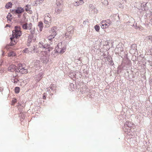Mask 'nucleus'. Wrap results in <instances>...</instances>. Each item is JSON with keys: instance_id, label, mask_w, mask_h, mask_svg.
<instances>
[{"instance_id": "423d86ee", "label": "nucleus", "mask_w": 152, "mask_h": 152, "mask_svg": "<svg viewBox=\"0 0 152 152\" xmlns=\"http://www.w3.org/2000/svg\"><path fill=\"white\" fill-rule=\"evenodd\" d=\"M47 47L45 48L43 50V52L42 53L43 54H45V55L47 56L49 55L50 51L53 50V48L50 47V45H47Z\"/></svg>"}, {"instance_id": "2f4dec72", "label": "nucleus", "mask_w": 152, "mask_h": 152, "mask_svg": "<svg viewBox=\"0 0 152 152\" xmlns=\"http://www.w3.org/2000/svg\"><path fill=\"white\" fill-rule=\"evenodd\" d=\"M9 26V25L7 24L6 26Z\"/></svg>"}, {"instance_id": "bb28decb", "label": "nucleus", "mask_w": 152, "mask_h": 152, "mask_svg": "<svg viewBox=\"0 0 152 152\" xmlns=\"http://www.w3.org/2000/svg\"><path fill=\"white\" fill-rule=\"evenodd\" d=\"M30 30V32L31 34H33L34 33L35 31V29L34 28L31 29H31Z\"/></svg>"}, {"instance_id": "a878e982", "label": "nucleus", "mask_w": 152, "mask_h": 152, "mask_svg": "<svg viewBox=\"0 0 152 152\" xmlns=\"http://www.w3.org/2000/svg\"><path fill=\"white\" fill-rule=\"evenodd\" d=\"M17 99H16L14 98L13 99L12 102V105H14L15 104V103L17 102Z\"/></svg>"}, {"instance_id": "c85d7f7f", "label": "nucleus", "mask_w": 152, "mask_h": 152, "mask_svg": "<svg viewBox=\"0 0 152 152\" xmlns=\"http://www.w3.org/2000/svg\"><path fill=\"white\" fill-rule=\"evenodd\" d=\"M11 17V15L9 13V14L7 15V18L8 20H10V18Z\"/></svg>"}, {"instance_id": "cd10ccee", "label": "nucleus", "mask_w": 152, "mask_h": 152, "mask_svg": "<svg viewBox=\"0 0 152 152\" xmlns=\"http://www.w3.org/2000/svg\"><path fill=\"white\" fill-rule=\"evenodd\" d=\"M147 39L148 40H150L152 42V35L150 36L147 37Z\"/></svg>"}, {"instance_id": "f8f14e48", "label": "nucleus", "mask_w": 152, "mask_h": 152, "mask_svg": "<svg viewBox=\"0 0 152 152\" xmlns=\"http://www.w3.org/2000/svg\"><path fill=\"white\" fill-rule=\"evenodd\" d=\"M16 69V66L13 64L10 65L8 68V70L11 72H14Z\"/></svg>"}, {"instance_id": "7ed1b4c3", "label": "nucleus", "mask_w": 152, "mask_h": 152, "mask_svg": "<svg viewBox=\"0 0 152 152\" xmlns=\"http://www.w3.org/2000/svg\"><path fill=\"white\" fill-rule=\"evenodd\" d=\"M44 23L48 27L49 26V23H51L52 22L51 16L49 13H46L45 15L44 18Z\"/></svg>"}, {"instance_id": "39448f33", "label": "nucleus", "mask_w": 152, "mask_h": 152, "mask_svg": "<svg viewBox=\"0 0 152 152\" xmlns=\"http://www.w3.org/2000/svg\"><path fill=\"white\" fill-rule=\"evenodd\" d=\"M38 46L39 47L38 48V51L37 50H35V48H34V50L36 51L37 52L38 51L39 52V51H40L41 52H43V50H44L45 48L47 47V45H44L42 42H40L39 43Z\"/></svg>"}, {"instance_id": "c756f323", "label": "nucleus", "mask_w": 152, "mask_h": 152, "mask_svg": "<svg viewBox=\"0 0 152 152\" xmlns=\"http://www.w3.org/2000/svg\"><path fill=\"white\" fill-rule=\"evenodd\" d=\"M43 98L44 99H46V97H45V96H43Z\"/></svg>"}, {"instance_id": "6e6552de", "label": "nucleus", "mask_w": 152, "mask_h": 152, "mask_svg": "<svg viewBox=\"0 0 152 152\" xmlns=\"http://www.w3.org/2000/svg\"><path fill=\"white\" fill-rule=\"evenodd\" d=\"M24 9L21 7H18L16 9L11 11V13L13 14H20L24 11Z\"/></svg>"}, {"instance_id": "f03ea898", "label": "nucleus", "mask_w": 152, "mask_h": 152, "mask_svg": "<svg viewBox=\"0 0 152 152\" xmlns=\"http://www.w3.org/2000/svg\"><path fill=\"white\" fill-rule=\"evenodd\" d=\"M15 28V29L12 31V36L15 37L16 38H19L22 34L20 28L18 26H16Z\"/></svg>"}, {"instance_id": "b1692460", "label": "nucleus", "mask_w": 152, "mask_h": 152, "mask_svg": "<svg viewBox=\"0 0 152 152\" xmlns=\"http://www.w3.org/2000/svg\"><path fill=\"white\" fill-rule=\"evenodd\" d=\"M94 28L96 31H97V32H99V30L100 29V27H99V26L98 25H95L94 26Z\"/></svg>"}, {"instance_id": "1a4fd4ad", "label": "nucleus", "mask_w": 152, "mask_h": 152, "mask_svg": "<svg viewBox=\"0 0 152 152\" xmlns=\"http://www.w3.org/2000/svg\"><path fill=\"white\" fill-rule=\"evenodd\" d=\"M68 32L66 33V35L69 36H71L73 34L74 30L72 26H70L68 28Z\"/></svg>"}, {"instance_id": "9d476101", "label": "nucleus", "mask_w": 152, "mask_h": 152, "mask_svg": "<svg viewBox=\"0 0 152 152\" xmlns=\"http://www.w3.org/2000/svg\"><path fill=\"white\" fill-rule=\"evenodd\" d=\"M19 72L17 71H15L16 75L15 76L14 75L13 76V77L11 79V81L12 82H13L14 83H17L19 81L18 80L16 76L18 75V73Z\"/></svg>"}, {"instance_id": "4468645a", "label": "nucleus", "mask_w": 152, "mask_h": 152, "mask_svg": "<svg viewBox=\"0 0 152 152\" xmlns=\"http://www.w3.org/2000/svg\"><path fill=\"white\" fill-rule=\"evenodd\" d=\"M31 6L29 5H27L25 7V10L28 13L31 14L32 13V11L31 10Z\"/></svg>"}, {"instance_id": "6ab92c4d", "label": "nucleus", "mask_w": 152, "mask_h": 152, "mask_svg": "<svg viewBox=\"0 0 152 152\" xmlns=\"http://www.w3.org/2000/svg\"><path fill=\"white\" fill-rule=\"evenodd\" d=\"M12 3L11 2H9L7 3L5 5V7L7 9L10 8L12 6Z\"/></svg>"}, {"instance_id": "ddd939ff", "label": "nucleus", "mask_w": 152, "mask_h": 152, "mask_svg": "<svg viewBox=\"0 0 152 152\" xmlns=\"http://www.w3.org/2000/svg\"><path fill=\"white\" fill-rule=\"evenodd\" d=\"M17 38H15L14 37L12 36L10 38L11 39V45H15L17 42Z\"/></svg>"}, {"instance_id": "412c9836", "label": "nucleus", "mask_w": 152, "mask_h": 152, "mask_svg": "<svg viewBox=\"0 0 152 152\" xmlns=\"http://www.w3.org/2000/svg\"><path fill=\"white\" fill-rule=\"evenodd\" d=\"M56 36H55V35H53V34H51L48 37V39L50 41H51Z\"/></svg>"}, {"instance_id": "393cba45", "label": "nucleus", "mask_w": 152, "mask_h": 152, "mask_svg": "<svg viewBox=\"0 0 152 152\" xmlns=\"http://www.w3.org/2000/svg\"><path fill=\"white\" fill-rule=\"evenodd\" d=\"M23 53H29V51L27 48H25L23 50Z\"/></svg>"}, {"instance_id": "5701e85b", "label": "nucleus", "mask_w": 152, "mask_h": 152, "mask_svg": "<svg viewBox=\"0 0 152 152\" xmlns=\"http://www.w3.org/2000/svg\"><path fill=\"white\" fill-rule=\"evenodd\" d=\"M102 2L105 5H107L108 4V2L107 0H102Z\"/></svg>"}, {"instance_id": "4be33fe9", "label": "nucleus", "mask_w": 152, "mask_h": 152, "mask_svg": "<svg viewBox=\"0 0 152 152\" xmlns=\"http://www.w3.org/2000/svg\"><path fill=\"white\" fill-rule=\"evenodd\" d=\"M15 93L18 94V93L20 91V88L19 87H16L15 88Z\"/></svg>"}, {"instance_id": "2eb2a0df", "label": "nucleus", "mask_w": 152, "mask_h": 152, "mask_svg": "<svg viewBox=\"0 0 152 152\" xmlns=\"http://www.w3.org/2000/svg\"><path fill=\"white\" fill-rule=\"evenodd\" d=\"M83 0H78V1H76L74 2V4L75 6H77L83 4Z\"/></svg>"}, {"instance_id": "0eeeda50", "label": "nucleus", "mask_w": 152, "mask_h": 152, "mask_svg": "<svg viewBox=\"0 0 152 152\" xmlns=\"http://www.w3.org/2000/svg\"><path fill=\"white\" fill-rule=\"evenodd\" d=\"M18 69L19 72L22 74H25L27 73V69L24 68L23 67L22 65L21 64H19L18 65Z\"/></svg>"}, {"instance_id": "9b49d317", "label": "nucleus", "mask_w": 152, "mask_h": 152, "mask_svg": "<svg viewBox=\"0 0 152 152\" xmlns=\"http://www.w3.org/2000/svg\"><path fill=\"white\" fill-rule=\"evenodd\" d=\"M32 24L31 23H25L22 26V28L23 29H29L30 30L32 27Z\"/></svg>"}, {"instance_id": "f3484780", "label": "nucleus", "mask_w": 152, "mask_h": 152, "mask_svg": "<svg viewBox=\"0 0 152 152\" xmlns=\"http://www.w3.org/2000/svg\"><path fill=\"white\" fill-rule=\"evenodd\" d=\"M38 26L39 27L40 31H41L43 27V23L41 22H39L38 23Z\"/></svg>"}, {"instance_id": "aec40b11", "label": "nucleus", "mask_w": 152, "mask_h": 152, "mask_svg": "<svg viewBox=\"0 0 152 152\" xmlns=\"http://www.w3.org/2000/svg\"><path fill=\"white\" fill-rule=\"evenodd\" d=\"M16 55V53L13 51H12L8 53V57L13 56Z\"/></svg>"}, {"instance_id": "f257e3e1", "label": "nucleus", "mask_w": 152, "mask_h": 152, "mask_svg": "<svg viewBox=\"0 0 152 152\" xmlns=\"http://www.w3.org/2000/svg\"><path fill=\"white\" fill-rule=\"evenodd\" d=\"M57 47L58 48L56 49V51L58 53L62 54L65 51L66 49V45H63L62 42L59 43Z\"/></svg>"}, {"instance_id": "a211bd4d", "label": "nucleus", "mask_w": 152, "mask_h": 152, "mask_svg": "<svg viewBox=\"0 0 152 152\" xmlns=\"http://www.w3.org/2000/svg\"><path fill=\"white\" fill-rule=\"evenodd\" d=\"M132 124V123L128 121H126L125 125L128 126L129 129H131Z\"/></svg>"}, {"instance_id": "7c9ffc66", "label": "nucleus", "mask_w": 152, "mask_h": 152, "mask_svg": "<svg viewBox=\"0 0 152 152\" xmlns=\"http://www.w3.org/2000/svg\"><path fill=\"white\" fill-rule=\"evenodd\" d=\"M93 7V6L92 5V4H91L89 5V7Z\"/></svg>"}, {"instance_id": "20e7f679", "label": "nucleus", "mask_w": 152, "mask_h": 152, "mask_svg": "<svg viewBox=\"0 0 152 152\" xmlns=\"http://www.w3.org/2000/svg\"><path fill=\"white\" fill-rule=\"evenodd\" d=\"M111 22L109 19H107L105 20H103L101 22L102 25L101 28H106L111 24Z\"/></svg>"}, {"instance_id": "dca6fc26", "label": "nucleus", "mask_w": 152, "mask_h": 152, "mask_svg": "<svg viewBox=\"0 0 152 152\" xmlns=\"http://www.w3.org/2000/svg\"><path fill=\"white\" fill-rule=\"evenodd\" d=\"M57 28L56 27H53L52 28V34L53 35H55V36H56L57 34L56 30Z\"/></svg>"}]
</instances>
